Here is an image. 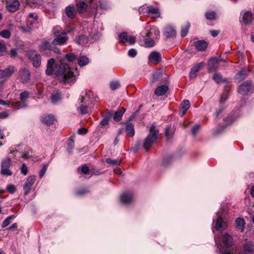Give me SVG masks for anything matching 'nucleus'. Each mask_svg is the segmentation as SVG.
I'll list each match as a JSON object with an SVG mask.
<instances>
[{
    "instance_id": "nucleus-1",
    "label": "nucleus",
    "mask_w": 254,
    "mask_h": 254,
    "mask_svg": "<svg viewBox=\"0 0 254 254\" xmlns=\"http://www.w3.org/2000/svg\"><path fill=\"white\" fill-rule=\"evenodd\" d=\"M76 58V56L73 53H69L65 55L63 58L60 57L57 62L54 58L50 59L47 61L46 74H55L56 76H63L64 81L65 82L73 81L75 79V76L67 63L72 62Z\"/></svg>"
},
{
    "instance_id": "nucleus-2",
    "label": "nucleus",
    "mask_w": 254,
    "mask_h": 254,
    "mask_svg": "<svg viewBox=\"0 0 254 254\" xmlns=\"http://www.w3.org/2000/svg\"><path fill=\"white\" fill-rule=\"evenodd\" d=\"M218 248L221 254H254V246L250 242L243 245V251L238 250L233 238L227 233L222 236Z\"/></svg>"
},
{
    "instance_id": "nucleus-3",
    "label": "nucleus",
    "mask_w": 254,
    "mask_h": 254,
    "mask_svg": "<svg viewBox=\"0 0 254 254\" xmlns=\"http://www.w3.org/2000/svg\"><path fill=\"white\" fill-rule=\"evenodd\" d=\"M75 7L82 16L88 18L96 14L98 4L94 0H75Z\"/></svg>"
},
{
    "instance_id": "nucleus-4",
    "label": "nucleus",
    "mask_w": 254,
    "mask_h": 254,
    "mask_svg": "<svg viewBox=\"0 0 254 254\" xmlns=\"http://www.w3.org/2000/svg\"><path fill=\"white\" fill-rule=\"evenodd\" d=\"M160 31L157 27L146 25L140 33V35L143 38L144 46L150 48L155 46L156 42L160 38Z\"/></svg>"
},
{
    "instance_id": "nucleus-5",
    "label": "nucleus",
    "mask_w": 254,
    "mask_h": 254,
    "mask_svg": "<svg viewBox=\"0 0 254 254\" xmlns=\"http://www.w3.org/2000/svg\"><path fill=\"white\" fill-rule=\"evenodd\" d=\"M71 29L64 30L60 27L54 29L55 38L52 41V44L56 45H63L65 44L68 39L66 34L71 32Z\"/></svg>"
},
{
    "instance_id": "nucleus-6",
    "label": "nucleus",
    "mask_w": 254,
    "mask_h": 254,
    "mask_svg": "<svg viewBox=\"0 0 254 254\" xmlns=\"http://www.w3.org/2000/svg\"><path fill=\"white\" fill-rule=\"evenodd\" d=\"M80 105L77 108V110L82 115L89 114L91 111L89 109V106L90 104L91 96L90 92L86 91L80 96L79 99Z\"/></svg>"
},
{
    "instance_id": "nucleus-7",
    "label": "nucleus",
    "mask_w": 254,
    "mask_h": 254,
    "mask_svg": "<svg viewBox=\"0 0 254 254\" xmlns=\"http://www.w3.org/2000/svg\"><path fill=\"white\" fill-rule=\"evenodd\" d=\"M155 128V126L153 125L150 126L149 128L150 133L144 140L143 146L146 151L150 148L153 143L158 138L159 130Z\"/></svg>"
},
{
    "instance_id": "nucleus-8",
    "label": "nucleus",
    "mask_w": 254,
    "mask_h": 254,
    "mask_svg": "<svg viewBox=\"0 0 254 254\" xmlns=\"http://www.w3.org/2000/svg\"><path fill=\"white\" fill-rule=\"evenodd\" d=\"M139 11L140 13H147L148 16L151 18H158L160 16L159 9L151 5H147L146 7H140Z\"/></svg>"
},
{
    "instance_id": "nucleus-9",
    "label": "nucleus",
    "mask_w": 254,
    "mask_h": 254,
    "mask_svg": "<svg viewBox=\"0 0 254 254\" xmlns=\"http://www.w3.org/2000/svg\"><path fill=\"white\" fill-rule=\"evenodd\" d=\"M27 56L32 62L35 67H38L41 64V57L40 54H37L35 51L31 50L27 53Z\"/></svg>"
},
{
    "instance_id": "nucleus-10",
    "label": "nucleus",
    "mask_w": 254,
    "mask_h": 254,
    "mask_svg": "<svg viewBox=\"0 0 254 254\" xmlns=\"http://www.w3.org/2000/svg\"><path fill=\"white\" fill-rule=\"evenodd\" d=\"M253 91L252 83L251 81L247 80L245 81L239 87V92L243 95H248Z\"/></svg>"
},
{
    "instance_id": "nucleus-11",
    "label": "nucleus",
    "mask_w": 254,
    "mask_h": 254,
    "mask_svg": "<svg viewBox=\"0 0 254 254\" xmlns=\"http://www.w3.org/2000/svg\"><path fill=\"white\" fill-rule=\"evenodd\" d=\"M16 70L14 65H8L4 69H0V78H8L12 76Z\"/></svg>"
},
{
    "instance_id": "nucleus-12",
    "label": "nucleus",
    "mask_w": 254,
    "mask_h": 254,
    "mask_svg": "<svg viewBox=\"0 0 254 254\" xmlns=\"http://www.w3.org/2000/svg\"><path fill=\"white\" fill-rule=\"evenodd\" d=\"M223 211L222 210L219 211L216 213V220L215 228L217 231L223 230L224 228L225 222L223 220Z\"/></svg>"
},
{
    "instance_id": "nucleus-13",
    "label": "nucleus",
    "mask_w": 254,
    "mask_h": 254,
    "mask_svg": "<svg viewBox=\"0 0 254 254\" xmlns=\"http://www.w3.org/2000/svg\"><path fill=\"white\" fill-rule=\"evenodd\" d=\"M36 177L35 176H29L26 180L25 183L23 186V190H24V195H27L30 192L32 186L34 184L35 181Z\"/></svg>"
},
{
    "instance_id": "nucleus-14",
    "label": "nucleus",
    "mask_w": 254,
    "mask_h": 254,
    "mask_svg": "<svg viewBox=\"0 0 254 254\" xmlns=\"http://www.w3.org/2000/svg\"><path fill=\"white\" fill-rule=\"evenodd\" d=\"M29 92L27 91L21 92L19 95L20 101L15 102V105L19 108L26 107V101L29 98Z\"/></svg>"
},
{
    "instance_id": "nucleus-15",
    "label": "nucleus",
    "mask_w": 254,
    "mask_h": 254,
    "mask_svg": "<svg viewBox=\"0 0 254 254\" xmlns=\"http://www.w3.org/2000/svg\"><path fill=\"white\" fill-rule=\"evenodd\" d=\"M52 43L51 44L47 41H45L38 46L39 51L44 55L50 56V51L51 48Z\"/></svg>"
},
{
    "instance_id": "nucleus-16",
    "label": "nucleus",
    "mask_w": 254,
    "mask_h": 254,
    "mask_svg": "<svg viewBox=\"0 0 254 254\" xmlns=\"http://www.w3.org/2000/svg\"><path fill=\"white\" fill-rule=\"evenodd\" d=\"M133 199V194L130 191H126L120 196L121 202L125 205H127L131 203Z\"/></svg>"
},
{
    "instance_id": "nucleus-17",
    "label": "nucleus",
    "mask_w": 254,
    "mask_h": 254,
    "mask_svg": "<svg viewBox=\"0 0 254 254\" xmlns=\"http://www.w3.org/2000/svg\"><path fill=\"white\" fill-rule=\"evenodd\" d=\"M64 13L68 18L73 19L75 18L78 12L75 5H69L65 7Z\"/></svg>"
},
{
    "instance_id": "nucleus-18",
    "label": "nucleus",
    "mask_w": 254,
    "mask_h": 254,
    "mask_svg": "<svg viewBox=\"0 0 254 254\" xmlns=\"http://www.w3.org/2000/svg\"><path fill=\"white\" fill-rule=\"evenodd\" d=\"M20 2L18 0H9L6 1V8L8 11L14 12L19 7Z\"/></svg>"
},
{
    "instance_id": "nucleus-19",
    "label": "nucleus",
    "mask_w": 254,
    "mask_h": 254,
    "mask_svg": "<svg viewBox=\"0 0 254 254\" xmlns=\"http://www.w3.org/2000/svg\"><path fill=\"white\" fill-rule=\"evenodd\" d=\"M19 78L21 82H27L30 78V72L25 68L21 69L19 71Z\"/></svg>"
},
{
    "instance_id": "nucleus-20",
    "label": "nucleus",
    "mask_w": 254,
    "mask_h": 254,
    "mask_svg": "<svg viewBox=\"0 0 254 254\" xmlns=\"http://www.w3.org/2000/svg\"><path fill=\"white\" fill-rule=\"evenodd\" d=\"M161 55L159 52L153 51L149 55L148 60L155 64H158L161 62Z\"/></svg>"
},
{
    "instance_id": "nucleus-21",
    "label": "nucleus",
    "mask_w": 254,
    "mask_h": 254,
    "mask_svg": "<svg viewBox=\"0 0 254 254\" xmlns=\"http://www.w3.org/2000/svg\"><path fill=\"white\" fill-rule=\"evenodd\" d=\"M113 112L112 111H108L105 115L103 116V119L100 121L99 126L100 127H103L108 125L109 120L113 117Z\"/></svg>"
},
{
    "instance_id": "nucleus-22",
    "label": "nucleus",
    "mask_w": 254,
    "mask_h": 254,
    "mask_svg": "<svg viewBox=\"0 0 254 254\" xmlns=\"http://www.w3.org/2000/svg\"><path fill=\"white\" fill-rule=\"evenodd\" d=\"M168 82V81L166 79L165 80L166 84H167ZM168 89H169V88L167 85H165V84L161 85L158 86L156 88L155 92H154V94L158 96H163V95H164L166 93V92H167Z\"/></svg>"
},
{
    "instance_id": "nucleus-23",
    "label": "nucleus",
    "mask_w": 254,
    "mask_h": 254,
    "mask_svg": "<svg viewBox=\"0 0 254 254\" xmlns=\"http://www.w3.org/2000/svg\"><path fill=\"white\" fill-rule=\"evenodd\" d=\"M164 35L168 38L174 39L176 36V31L173 27L168 26L165 28Z\"/></svg>"
},
{
    "instance_id": "nucleus-24",
    "label": "nucleus",
    "mask_w": 254,
    "mask_h": 254,
    "mask_svg": "<svg viewBox=\"0 0 254 254\" xmlns=\"http://www.w3.org/2000/svg\"><path fill=\"white\" fill-rule=\"evenodd\" d=\"M190 107V101L188 100H184L181 104L179 109V114L183 117Z\"/></svg>"
},
{
    "instance_id": "nucleus-25",
    "label": "nucleus",
    "mask_w": 254,
    "mask_h": 254,
    "mask_svg": "<svg viewBox=\"0 0 254 254\" xmlns=\"http://www.w3.org/2000/svg\"><path fill=\"white\" fill-rule=\"evenodd\" d=\"M197 51H203L207 47V43L204 40H198L193 43Z\"/></svg>"
},
{
    "instance_id": "nucleus-26",
    "label": "nucleus",
    "mask_w": 254,
    "mask_h": 254,
    "mask_svg": "<svg viewBox=\"0 0 254 254\" xmlns=\"http://www.w3.org/2000/svg\"><path fill=\"white\" fill-rule=\"evenodd\" d=\"M249 73V70L247 68H243L236 74V79L239 81L243 80L246 78Z\"/></svg>"
},
{
    "instance_id": "nucleus-27",
    "label": "nucleus",
    "mask_w": 254,
    "mask_h": 254,
    "mask_svg": "<svg viewBox=\"0 0 254 254\" xmlns=\"http://www.w3.org/2000/svg\"><path fill=\"white\" fill-rule=\"evenodd\" d=\"M75 41L78 45L85 46L88 43L89 38L85 35H81L76 38Z\"/></svg>"
},
{
    "instance_id": "nucleus-28",
    "label": "nucleus",
    "mask_w": 254,
    "mask_h": 254,
    "mask_svg": "<svg viewBox=\"0 0 254 254\" xmlns=\"http://www.w3.org/2000/svg\"><path fill=\"white\" fill-rule=\"evenodd\" d=\"M55 120V116L51 114H48L44 116L42 119V122L48 126L53 125Z\"/></svg>"
},
{
    "instance_id": "nucleus-29",
    "label": "nucleus",
    "mask_w": 254,
    "mask_h": 254,
    "mask_svg": "<svg viewBox=\"0 0 254 254\" xmlns=\"http://www.w3.org/2000/svg\"><path fill=\"white\" fill-rule=\"evenodd\" d=\"M62 99V93L59 91L53 92L51 96V102L53 104H57Z\"/></svg>"
},
{
    "instance_id": "nucleus-30",
    "label": "nucleus",
    "mask_w": 254,
    "mask_h": 254,
    "mask_svg": "<svg viewBox=\"0 0 254 254\" xmlns=\"http://www.w3.org/2000/svg\"><path fill=\"white\" fill-rule=\"evenodd\" d=\"M126 111V109L122 107L117 111L114 114L113 113V118L115 121L119 122L121 120L122 116Z\"/></svg>"
},
{
    "instance_id": "nucleus-31",
    "label": "nucleus",
    "mask_w": 254,
    "mask_h": 254,
    "mask_svg": "<svg viewBox=\"0 0 254 254\" xmlns=\"http://www.w3.org/2000/svg\"><path fill=\"white\" fill-rule=\"evenodd\" d=\"M218 64H217V59L211 58L208 61V67L210 71H213L217 69Z\"/></svg>"
},
{
    "instance_id": "nucleus-32",
    "label": "nucleus",
    "mask_w": 254,
    "mask_h": 254,
    "mask_svg": "<svg viewBox=\"0 0 254 254\" xmlns=\"http://www.w3.org/2000/svg\"><path fill=\"white\" fill-rule=\"evenodd\" d=\"M242 18L243 22L245 24H248L250 23L253 19L252 12L250 11L245 12L243 15Z\"/></svg>"
},
{
    "instance_id": "nucleus-33",
    "label": "nucleus",
    "mask_w": 254,
    "mask_h": 254,
    "mask_svg": "<svg viewBox=\"0 0 254 254\" xmlns=\"http://www.w3.org/2000/svg\"><path fill=\"white\" fill-rule=\"evenodd\" d=\"M126 132L128 136L132 137L134 135V126L132 123H128L126 127Z\"/></svg>"
},
{
    "instance_id": "nucleus-34",
    "label": "nucleus",
    "mask_w": 254,
    "mask_h": 254,
    "mask_svg": "<svg viewBox=\"0 0 254 254\" xmlns=\"http://www.w3.org/2000/svg\"><path fill=\"white\" fill-rule=\"evenodd\" d=\"M236 120L232 114L229 115L226 118L224 119V123L223 126V128L226 127L227 126L232 124Z\"/></svg>"
},
{
    "instance_id": "nucleus-35",
    "label": "nucleus",
    "mask_w": 254,
    "mask_h": 254,
    "mask_svg": "<svg viewBox=\"0 0 254 254\" xmlns=\"http://www.w3.org/2000/svg\"><path fill=\"white\" fill-rule=\"evenodd\" d=\"M78 64L80 67H83L89 63V59L85 56H80L78 58Z\"/></svg>"
},
{
    "instance_id": "nucleus-36",
    "label": "nucleus",
    "mask_w": 254,
    "mask_h": 254,
    "mask_svg": "<svg viewBox=\"0 0 254 254\" xmlns=\"http://www.w3.org/2000/svg\"><path fill=\"white\" fill-rule=\"evenodd\" d=\"M236 228L242 231L244 230L245 221L242 218H238L236 220Z\"/></svg>"
},
{
    "instance_id": "nucleus-37",
    "label": "nucleus",
    "mask_w": 254,
    "mask_h": 254,
    "mask_svg": "<svg viewBox=\"0 0 254 254\" xmlns=\"http://www.w3.org/2000/svg\"><path fill=\"white\" fill-rule=\"evenodd\" d=\"M201 64L202 63H199L192 67L190 72V78H194L195 76V73L200 70Z\"/></svg>"
},
{
    "instance_id": "nucleus-38",
    "label": "nucleus",
    "mask_w": 254,
    "mask_h": 254,
    "mask_svg": "<svg viewBox=\"0 0 254 254\" xmlns=\"http://www.w3.org/2000/svg\"><path fill=\"white\" fill-rule=\"evenodd\" d=\"M212 78L217 83L227 81V79L226 78L223 79L221 75L219 73H214Z\"/></svg>"
},
{
    "instance_id": "nucleus-39",
    "label": "nucleus",
    "mask_w": 254,
    "mask_h": 254,
    "mask_svg": "<svg viewBox=\"0 0 254 254\" xmlns=\"http://www.w3.org/2000/svg\"><path fill=\"white\" fill-rule=\"evenodd\" d=\"M16 217L15 215H11L8 216L2 223L1 228H4L7 227L11 222L12 220Z\"/></svg>"
},
{
    "instance_id": "nucleus-40",
    "label": "nucleus",
    "mask_w": 254,
    "mask_h": 254,
    "mask_svg": "<svg viewBox=\"0 0 254 254\" xmlns=\"http://www.w3.org/2000/svg\"><path fill=\"white\" fill-rule=\"evenodd\" d=\"M162 76V72L161 71H158L154 72L152 74V79L150 81L151 84H153L158 81Z\"/></svg>"
},
{
    "instance_id": "nucleus-41",
    "label": "nucleus",
    "mask_w": 254,
    "mask_h": 254,
    "mask_svg": "<svg viewBox=\"0 0 254 254\" xmlns=\"http://www.w3.org/2000/svg\"><path fill=\"white\" fill-rule=\"evenodd\" d=\"M20 156L25 160L28 159L32 156L31 149H28L24 152L20 153Z\"/></svg>"
},
{
    "instance_id": "nucleus-42",
    "label": "nucleus",
    "mask_w": 254,
    "mask_h": 254,
    "mask_svg": "<svg viewBox=\"0 0 254 254\" xmlns=\"http://www.w3.org/2000/svg\"><path fill=\"white\" fill-rule=\"evenodd\" d=\"M165 136L168 140L171 139L173 136L174 131L173 129L171 128V127L168 126L165 131Z\"/></svg>"
},
{
    "instance_id": "nucleus-43",
    "label": "nucleus",
    "mask_w": 254,
    "mask_h": 254,
    "mask_svg": "<svg viewBox=\"0 0 254 254\" xmlns=\"http://www.w3.org/2000/svg\"><path fill=\"white\" fill-rule=\"evenodd\" d=\"M216 13L214 11H208L205 13V16L208 20H214L216 19Z\"/></svg>"
},
{
    "instance_id": "nucleus-44",
    "label": "nucleus",
    "mask_w": 254,
    "mask_h": 254,
    "mask_svg": "<svg viewBox=\"0 0 254 254\" xmlns=\"http://www.w3.org/2000/svg\"><path fill=\"white\" fill-rule=\"evenodd\" d=\"M119 39L121 43L125 44L127 42V39L128 37L127 33L126 32H123L119 34Z\"/></svg>"
},
{
    "instance_id": "nucleus-45",
    "label": "nucleus",
    "mask_w": 254,
    "mask_h": 254,
    "mask_svg": "<svg viewBox=\"0 0 254 254\" xmlns=\"http://www.w3.org/2000/svg\"><path fill=\"white\" fill-rule=\"evenodd\" d=\"M78 171H80L81 173L84 175H88L90 173V170L89 167L86 164H83V165L79 166L78 169Z\"/></svg>"
},
{
    "instance_id": "nucleus-46",
    "label": "nucleus",
    "mask_w": 254,
    "mask_h": 254,
    "mask_svg": "<svg viewBox=\"0 0 254 254\" xmlns=\"http://www.w3.org/2000/svg\"><path fill=\"white\" fill-rule=\"evenodd\" d=\"M225 105L224 104H219L218 109L216 110L214 114V117L215 118H217L221 113L223 112L224 109L225 108Z\"/></svg>"
},
{
    "instance_id": "nucleus-47",
    "label": "nucleus",
    "mask_w": 254,
    "mask_h": 254,
    "mask_svg": "<svg viewBox=\"0 0 254 254\" xmlns=\"http://www.w3.org/2000/svg\"><path fill=\"white\" fill-rule=\"evenodd\" d=\"M48 165L47 164H44L43 165L42 168L40 171L39 173L40 178L41 179L45 175L48 169Z\"/></svg>"
},
{
    "instance_id": "nucleus-48",
    "label": "nucleus",
    "mask_w": 254,
    "mask_h": 254,
    "mask_svg": "<svg viewBox=\"0 0 254 254\" xmlns=\"http://www.w3.org/2000/svg\"><path fill=\"white\" fill-rule=\"evenodd\" d=\"M190 27V24L188 23L185 27L182 28L181 30V36L182 37H184L187 35Z\"/></svg>"
},
{
    "instance_id": "nucleus-49",
    "label": "nucleus",
    "mask_w": 254,
    "mask_h": 254,
    "mask_svg": "<svg viewBox=\"0 0 254 254\" xmlns=\"http://www.w3.org/2000/svg\"><path fill=\"white\" fill-rule=\"evenodd\" d=\"M11 165V160L9 158H7L1 162V168H9Z\"/></svg>"
},
{
    "instance_id": "nucleus-50",
    "label": "nucleus",
    "mask_w": 254,
    "mask_h": 254,
    "mask_svg": "<svg viewBox=\"0 0 254 254\" xmlns=\"http://www.w3.org/2000/svg\"><path fill=\"white\" fill-rule=\"evenodd\" d=\"M120 86V82L118 81H114L111 82L110 87L112 90H115L118 89Z\"/></svg>"
},
{
    "instance_id": "nucleus-51",
    "label": "nucleus",
    "mask_w": 254,
    "mask_h": 254,
    "mask_svg": "<svg viewBox=\"0 0 254 254\" xmlns=\"http://www.w3.org/2000/svg\"><path fill=\"white\" fill-rule=\"evenodd\" d=\"M6 190L10 193L13 194L16 191V188L13 185L9 184L7 185Z\"/></svg>"
},
{
    "instance_id": "nucleus-52",
    "label": "nucleus",
    "mask_w": 254,
    "mask_h": 254,
    "mask_svg": "<svg viewBox=\"0 0 254 254\" xmlns=\"http://www.w3.org/2000/svg\"><path fill=\"white\" fill-rule=\"evenodd\" d=\"M10 35V31L7 29L3 30L0 32V35L5 38H9Z\"/></svg>"
},
{
    "instance_id": "nucleus-53",
    "label": "nucleus",
    "mask_w": 254,
    "mask_h": 254,
    "mask_svg": "<svg viewBox=\"0 0 254 254\" xmlns=\"http://www.w3.org/2000/svg\"><path fill=\"white\" fill-rule=\"evenodd\" d=\"M200 128V126L198 124L194 125L191 129V133L193 135H195Z\"/></svg>"
},
{
    "instance_id": "nucleus-54",
    "label": "nucleus",
    "mask_w": 254,
    "mask_h": 254,
    "mask_svg": "<svg viewBox=\"0 0 254 254\" xmlns=\"http://www.w3.org/2000/svg\"><path fill=\"white\" fill-rule=\"evenodd\" d=\"M1 173L2 175L5 176H10L12 175V172L9 170V168H1Z\"/></svg>"
},
{
    "instance_id": "nucleus-55",
    "label": "nucleus",
    "mask_w": 254,
    "mask_h": 254,
    "mask_svg": "<svg viewBox=\"0 0 254 254\" xmlns=\"http://www.w3.org/2000/svg\"><path fill=\"white\" fill-rule=\"evenodd\" d=\"M228 98V94H223L221 95L220 99L219 104H224L225 105V103Z\"/></svg>"
},
{
    "instance_id": "nucleus-56",
    "label": "nucleus",
    "mask_w": 254,
    "mask_h": 254,
    "mask_svg": "<svg viewBox=\"0 0 254 254\" xmlns=\"http://www.w3.org/2000/svg\"><path fill=\"white\" fill-rule=\"evenodd\" d=\"M137 55V51L134 49H130L128 51V55L129 57L131 58H134Z\"/></svg>"
},
{
    "instance_id": "nucleus-57",
    "label": "nucleus",
    "mask_w": 254,
    "mask_h": 254,
    "mask_svg": "<svg viewBox=\"0 0 254 254\" xmlns=\"http://www.w3.org/2000/svg\"><path fill=\"white\" fill-rule=\"evenodd\" d=\"M136 38L134 36L129 35L128 36L127 39V42L129 43L130 45H133L135 43Z\"/></svg>"
},
{
    "instance_id": "nucleus-58",
    "label": "nucleus",
    "mask_w": 254,
    "mask_h": 254,
    "mask_svg": "<svg viewBox=\"0 0 254 254\" xmlns=\"http://www.w3.org/2000/svg\"><path fill=\"white\" fill-rule=\"evenodd\" d=\"M100 4V7L103 9H106L108 7V4L107 1L104 0H102L99 1Z\"/></svg>"
},
{
    "instance_id": "nucleus-59",
    "label": "nucleus",
    "mask_w": 254,
    "mask_h": 254,
    "mask_svg": "<svg viewBox=\"0 0 254 254\" xmlns=\"http://www.w3.org/2000/svg\"><path fill=\"white\" fill-rule=\"evenodd\" d=\"M74 147V141L73 140H71L68 143V147L67 148V151L68 153H70L72 150V149Z\"/></svg>"
},
{
    "instance_id": "nucleus-60",
    "label": "nucleus",
    "mask_w": 254,
    "mask_h": 254,
    "mask_svg": "<svg viewBox=\"0 0 254 254\" xmlns=\"http://www.w3.org/2000/svg\"><path fill=\"white\" fill-rule=\"evenodd\" d=\"M106 162L109 164L116 165L118 163L119 161L118 160H113L110 158H107L106 159Z\"/></svg>"
},
{
    "instance_id": "nucleus-61",
    "label": "nucleus",
    "mask_w": 254,
    "mask_h": 254,
    "mask_svg": "<svg viewBox=\"0 0 254 254\" xmlns=\"http://www.w3.org/2000/svg\"><path fill=\"white\" fill-rule=\"evenodd\" d=\"M17 55V52L16 49H11L10 51V57L12 58H15Z\"/></svg>"
},
{
    "instance_id": "nucleus-62",
    "label": "nucleus",
    "mask_w": 254,
    "mask_h": 254,
    "mask_svg": "<svg viewBox=\"0 0 254 254\" xmlns=\"http://www.w3.org/2000/svg\"><path fill=\"white\" fill-rule=\"evenodd\" d=\"M88 132V129L84 127H81L78 129V133L79 134L84 135Z\"/></svg>"
},
{
    "instance_id": "nucleus-63",
    "label": "nucleus",
    "mask_w": 254,
    "mask_h": 254,
    "mask_svg": "<svg viewBox=\"0 0 254 254\" xmlns=\"http://www.w3.org/2000/svg\"><path fill=\"white\" fill-rule=\"evenodd\" d=\"M21 173L24 175H26L28 172L27 167L25 164H23L21 168Z\"/></svg>"
},
{
    "instance_id": "nucleus-64",
    "label": "nucleus",
    "mask_w": 254,
    "mask_h": 254,
    "mask_svg": "<svg viewBox=\"0 0 254 254\" xmlns=\"http://www.w3.org/2000/svg\"><path fill=\"white\" fill-rule=\"evenodd\" d=\"M51 52H53L55 53L59 54L60 53V50L59 49V48H58L55 46H54L53 45H52L50 51V53Z\"/></svg>"
}]
</instances>
